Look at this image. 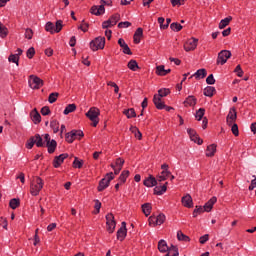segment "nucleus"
Segmentation results:
<instances>
[{
	"label": "nucleus",
	"instance_id": "3",
	"mask_svg": "<svg viewBox=\"0 0 256 256\" xmlns=\"http://www.w3.org/2000/svg\"><path fill=\"white\" fill-rule=\"evenodd\" d=\"M99 115H101V111L97 107H91L86 113V117L92 121L94 127L99 125Z\"/></svg>",
	"mask_w": 256,
	"mask_h": 256
},
{
	"label": "nucleus",
	"instance_id": "31",
	"mask_svg": "<svg viewBox=\"0 0 256 256\" xmlns=\"http://www.w3.org/2000/svg\"><path fill=\"white\" fill-rule=\"evenodd\" d=\"M130 131H131V133L134 134L136 139H139V141H141V139H143V134L141 133V131H139V128H137L136 126H131Z\"/></svg>",
	"mask_w": 256,
	"mask_h": 256
},
{
	"label": "nucleus",
	"instance_id": "58",
	"mask_svg": "<svg viewBox=\"0 0 256 256\" xmlns=\"http://www.w3.org/2000/svg\"><path fill=\"white\" fill-rule=\"evenodd\" d=\"M128 27H131V22H129V21L118 23L119 29H127Z\"/></svg>",
	"mask_w": 256,
	"mask_h": 256
},
{
	"label": "nucleus",
	"instance_id": "41",
	"mask_svg": "<svg viewBox=\"0 0 256 256\" xmlns=\"http://www.w3.org/2000/svg\"><path fill=\"white\" fill-rule=\"evenodd\" d=\"M9 31L7 30V27H5V25H3V23L0 22V37L2 39H5V37H7Z\"/></svg>",
	"mask_w": 256,
	"mask_h": 256
},
{
	"label": "nucleus",
	"instance_id": "63",
	"mask_svg": "<svg viewBox=\"0 0 256 256\" xmlns=\"http://www.w3.org/2000/svg\"><path fill=\"white\" fill-rule=\"evenodd\" d=\"M51 114V109L48 106H44L41 109V115L47 116Z\"/></svg>",
	"mask_w": 256,
	"mask_h": 256
},
{
	"label": "nucleus",
	"instance_id": "26",
	"mask_svg": "<svg viewBox=\"0 0 256 256\" xmlns=\"http://www.w3.org/2000/svg\"><path fill=\"white\" fill-rule=\"evenodd\" d=\"M215 153H217V145L211 144L206 148V157H214Z\"/></svg>",
	"mask_w": 256,
	"mask_h": 256
},
{
	"label": "nucleus",
	"instance_id": "54",
	"mask_svg": "<svg viewBox=\"0 0 256 256\" xmlns=\"http://www.w3.org/2000/svg\"><path fill=\"white\" fill-rule=\"evenodd\" d=\"M61 29H63V21L58 20V21H56V24L54 26V33L61 32Z\"/></svg>",
	"mask_w": 256,
	"mask_h": 256
},
{
	"label": "nucleus",
	"instance_id": "44",
	"mask_svg": "<svg viewBox=\"0 0 256 256\" xmlns=\"http://www.w3.org/2000/svg\"><path fill=\"white\" fill-rule=\"evenodd\" d=\"M171 93V90L168 88H161L158 90V97H167Z\"/></svg>",
	"mask_w": 256,
	"mask_h": 256
},
{
	"label": "nucleus",
	"instance_id": "36",
	"mask_svg": "<svg viewBox=\"0 0 256 256\" xmlns=\"http://www.w3.org/2000/svg\"><path fill=\"white\" fill-rule=\"evenodd\" d=\"M120 19H121V15L113 14L108 20L110 21V24L112 25V27H115V24L119 23Z\"/></svg>",
	"mask_w": 256,
	"mask_h": 256
},
{
	"label": "nucleus",
	"instance_id": "2",
	"mask_svg": "<svg viewBox=\"0 0 256 256\" xmlns=\"http://www.w3.org/2000/svg\"><path fill=\"white\" fill-rule=\"evenodd\" d=\"M100 3L101 5L99 6H92L90 10L92 15H103L105 13V5H107L108 7H111V5H113V1L111 0H101Z\"/></svg>",
	"mask_w": 256,
	"mask_h": 256
},
{
	"label": "nucleus",
	"instance_id": "10",
	"mask_svg": "<svg viewBox=\"0 0 256 256\" xmlns=\"http://www.w3.org/2000/svg\"><path fill=\"white\" fill-rule=\"evenodd\" d=\"M231 58V51L222 50L218 53L217 65H225L227 60Z\"/></svg>",
	"mask_w": 256,
	"mask_h": 256
},
{
	"label": "nucleus",
	"instance_id": "8",
	"mask_svg": "<svg viewBox=\"0 0 256 256\" xmlns=\"http://www.w3.org/2000/svg\"><path fill=\"white\" fill-rule=\"evenodd\" d=\"M148 221L151 227H156V225H163L165 223V214H159L158 216H150Z\"/></svg>",
	"mask_w": 256,
	"mask_h": 256
},
{
	"label": "nucleus",
	"instance_id": "18",
	"mask_svg": "<svg viewBox=\"0 0 256 256\" xmlns=\"http://www.w3.org/2000/svg\"><path fill=\"white\" fill-rule=\"evenodd\" d=\"M181 201L182 205L187 207V209L193 208V198L189 194H186L184 197H182Z\"/></svg>",
	"mask_w": 256,
	"mask_h": 256
},
{
	"label": "nucleus",
	"instance_id": "55",
	"mask_svg": "<svg viewBox=\"0 0 256 256\" xmlns=\"http://www.w3.org/2000/svg\"><path fill=\"white\" fill-rule=\"evenodd\" d=\"M58 97H59V93H57V92L51 93V94L49 95V97H48L49 103H51V104L55 103V101H57V98H58Z\"/></svg>",
	"mask_w": 256,
	"mask_h": 256
},
{
	"label": "nucleus",
	"instance_id": "40",
	"mask_svg": "<svg viewBox=\"0 0 256 256\" xmlns=\"http://www.w3.org/2000/svg\"><path fill=\"white\" fill-rule=\"evenodd\" d=\"M124 115H126L127 119H133V117H137V113H135V109L133 108L124 110Z\"/></svg>",
	"mask_w": 256,
	"mask_h": 256
},
{
	"label": "nucleus",
	"instance_id": "24",
	"mask_svg": "<svg viewBox=\"0 0 256 256\" xmlns=\"http://www.w3.org/2000/svg\"><path fill=\"white\" fill-rule=\"evenodd\" d=\"M171 175V171L169 170H163L158 176L156 181H158L159 183L163 182V181H167V179L169 178V176Z\"/></svg>",
	"mask_w": 256,
	"mask_h": 256
},
{
	"label": "nucleus",
	"instance_id": "39",
	"mask_svg": "<svg viewBox=\"0 0 256 256\" xmlns=\"http://www.w3.org/2000/svg\"><path fill=\"white\" fill-rule=\"evenodd\" d=\"M127 67L130 71H137V69H139V64H137L136 60H130Z\"/></svg>",
	"mask_w": 256,
	"mask_h": 256
},
{
	"label": "nucleus",
	"instance_id": "21",
	"mask_svg": "<svg viewBox=\"0 0 256 256\" xmlns=\"http://www.w3.org/2000/svg\"><path fill=\"white\" fill-rule=\"evenodd\" d=\"M143 184L145 185V187H156V185H157V178H155L152 175H150L148 178H146L143 181Z\"/></svg>",
	"mask_w": 256,
	"mask_h": 256
},
{
	"label": "nucleus",
	"instance_id": "57",
	"mask_svg": "<svg viewBox=\"0 0 256 256\" xmlns=\"http://www.w3.org/2000/svg\"><path fill=\"white\" fill-rule=\"evenodd\" d=\"M114 165L115 167L123 169V165H125V160H123L122 158H117Z\"/></svg>",
	"mask_w": 256,
	"mask_h": 256
},
{
	"label": "nucleus",
	"instance_id": "38",
	"mask_svg": "<svg viewBox=\"0 0 256 256\" xmlns=\"http://www.w3.org/2000/svg\"><path fill=\"white\" fill-rule=\"evenodd\" d=\"M76 109H77V105L69 104L66 106L63 113L64 115H69V113H73V111H76Z\"/></svg>",
	"mask_w": 256,
	"mask_h": 256
},
{
	"label": "nucleus",
	"instance_id": "32",
	"mask_svg": "<svg viewBox=\"0 0 256 256\" xmlns=\"http://www.w3.org/2000/svg\"><path fill=\"white\" fill-rule=\"evenodd\" d=\"M233 17L228 16L224 19H222L219 23V29H225V27H227V25H229V23H231Z\"/></svg>",
	"mask_w": 256,
	"mask_h": 256
},
{
	"label": "nucleus",
	"instance_id": "17",
	"mask_svg": "<svg viewBox=\"0 0 256 256\" xmlns=\"http://www.w3.org/2000/svg\"><path fill=\"white\" fill-rule=\"evenodd\" d=\"M215 203H217V197H212L211 199H209L205 204H204V210L206 213H211L212 209H213V205H215Z\"/></svg>",
	"mask_w": 256,
	"mask_h": 256
},
{
	"label": "nucleus",
	"instance_id": "49",
	"mask_svg": "<svg viewBox=\"0 0 256 256\" xmlns=\"http://www.w3.org/2000/svg\"><path fill=\"white\" fill-rule=\"evenodd\" d=\"M170 29H172V31H175L177 33L181 31V29H183V26L177 22H173L172 24H170Z\"/></svg>",
	"mask_w": 256,
	"mask_h": 256
},
{
	"label": "nucleus",
	"instance_id": "9",
	"mask_svg": "<svg viewBox=\"0 0 256 256\" xmlns=\"http://www.w3.org/2000/svg\"><path fill=\"white\" fill-rule=\"evenodd\" d=\"M106 225L108 233H114L117 223L115 222V216L112 213L106 215Z\"/></svg>",
	"mask_w": 256,
	"mask_h": 256
},
{
	"label": "nucleus",
	"instance_id": "53",
	"mask_svg": "<svg viewBox=\"0 0 256 256\" xmlns=\"http://www.w3.org/2000/svg\"><path fill=\"white\" fill-rule=\"evenodd\" d=\"M8 61L10 63H15L17 66H19V56H17L16 54H11L9 57H8Z\"/></svg>",
	"mask_w": 256,
	"mask_h": 256
},
{
	"label": "nucleus",
	"instance_id": "64",
	"mask_svg": "<svg viewBox=\"0 0 256 256\" xmlns=\"http://www.w3.org/2000/svg\"><path fill=\"white\" fill-rule=\"evenodd\" d=\"M252 177H253L254 179L251 180V184H250V186L248 187L249 191H253V189L256 188V176L253 175Z\"/></svg>",
	"mask_w": 256,
	"mask_h": 256
},
{
	"label": "nucleus",
	"instance_id": "46",
	"mask_svg": "<svg viewBox=\"0 0 256 256\" xmlns=\"http://www.w3.org/2000/svg\"><path fill=\"white\" fill-rule=\"evenodd\" d=\"M156 75H159V77H165V66L159 65L156 67Z\"/></svg>",
	"mask_w": 256,
	"mask_h": 256
},
{
	"label": "nucleus",
	"instance_id": "59",
	"mask_svg": "<svg viewBox=\"0 0 256 256\" xmlns=\"http://www.w3.org/2000/svg\"><path fill=\"white\" fill-rule=\"evenodd\" d=\"M66 141L67 143H73L75 141V137L73 136V132L66 133Z\"/></svg>",
	"mask_w": 256,
	"mask_h": 256
},
{
	"label": "nucleus",
	"instance_id": "42",
	"mask_svg": "<svg viewBox=\"0 0 256 256\" xmlns=\"http://www.w3.org/2000/svg\"><path fill=\"white\" fill-rule=\"evenodd\" d=\"M19 205H21V201L17 198H13L9 202V207H11L12 209H17Z\"/></svg>",
	"mask_w": 256,
	"mask_h": 256
},
{
	"label": "nucleus",
	"instance_id": "47",
	"mask_svg": "<svg viewBox=\"0 0 256 256\" xmlns=\"http://www.w3.org/2000/svg\"><path fill=\"white\" fill-rule=\"evenodd\" d=\"M229 127H231V131L233 133V135L235 137H239V126L237 125V123H233L232 125H228Z\"/></svg>",
	"mask_w": 256,
	"mask_h": 256
},
{
	"label": "nucleus",
	"instance_id": "14",
	"mask_svg": "<svg viewBox=\"0 0 256 256\" xmlns=\"http://www.w3.org/2000/svg\"><path fill=\"white\" fill-rule=\"evenodd\" d=\"M187 133L194 143H197V145H203V140L197 135V132L194 129L188 128Z\"/></svg>",
	"mask_w": 256,
	"mask_h": 256
},
{
	"label": "nucleus",
	"instance_id": "29",
	"mask_svg": "<svg viewBox=\"0 0 256 256\" xmlns=\"http://www.w3.org/2000/svg\"><path fill=\"white\" fill-rule=\"evenodd\" d=\"M158 250L160 253H167V251H169V246L165 240H160L158 242Z\"/></svg>",
	"mask_w": 256,
	"mask_h": 256
},
{
	"label": "nucleus",
	"instance_id": "5",
	"mask_svg": "<svg viewBox=\"0 0 256 256\" xmlns=\"http://www.w3.org/2000/svg\"><path fill=\"white\" fill-rule=\"evenodd\" d=\"M90 49L92 51H99V49H105V37L98 36L90 42Z\"/></svg>",
	"mask_w": 256,
	"mask_h": 256
},
{
	"label": "nucleus",
	"instance_id": "4",
	"mask_svg": "<svg viewBox=\"0 0 256 256\" xmlns=\"http://www.w3.org/2000/svg\"><path fill=\"white\" fill-rule=\"evenodd\" d=\"M113 179H115V174L113 172H109L105 175L104 178H102L99 182L98 185V191H105V189H107V187H109L111 181H113Z\"/></svg>",
	"mask_w": 256,
	"mask_h": 256
},
{
	"label": "nucleus",
	"instance_id": "52",
	"mask_svg": "<svg viewBox=\"0 0 256 256\" xmlns=\"http://www.w3.org/2000/svg\"><path fill=\"white\" fill-rule=\"evenodd\" d=\"M72 135L74 139H81L82 137H84L85 134L82 130H72Z\"/></svg>",
	"mask_w": 256,
	"mask_h": 256
},
{
	"label": "nucleus",
	"instance_id": "35",
	"mask_svg": "<svg viewBox=\"0 0 256 256\" xmlns=\"http://www.w3.org/2000/svg\"><path fill=\"white\" fill-rule=\"evenodd\" d=\"M177 239H178V241H184L185 243H189L191 241L189 236L183 234V232H181V231L177 232Z\"/></svg>",
	"mask_w": 256,
	"mask_h": 256
},
{
	"label": "nucleus",
	"instance_id": "48",
	"mask_svg": "<svg viewBox=\"0 0 256 256\" xmlns=\"http://www.w3.org/2000/svg\"><path fill=\"white\" fill-rule=\"evenodd\" d=\"M72 165L74 169H81V167H83V160H79V158L75 157Z\"/></svg>",
	"mask_w": 256,
	"mask_h": 256
},
{
	"label": "nucleus",
	"instance_id": "7",
	"mask_svg": "<svg viewBox=\"0 0 256 256\" xmlns=\"http://www.w3.org/2000/svg\"><path fill=\"white\" fill-rule=\"evenodd\" d=\"M28 83L29 87L32 89H41V87H43V80L35 75H30Z\"/></svg>",
	"mask_w": 256,
	"mask_h": 256
},
{
	"label": "nucleus",
	"instance_id": "34",
	"mask_svg": "<svg viewBox=\"0 0 256 256\" xmlns=\"http://www.w3.org/2000/svg\"><path fill=\"white\" fill-rule=\"evenodd\" d=\"M128 177H129V170L122 171V173L119 176L120 184L123 185V183H126Z\"/></svg>",
	"mask_w": 256,
	"mask_h": 256
},
{
	"label": "nucleus",
	"instance_id": "50",
	"mask_svg": "<svg viewBox=\"0 0 256 256\" xmlns=\"http://www.w3.org/2000/svg\"><path fill=\"white\" fill-rule=\"evenodd\" d=\"M45 30L48 31V33H55V24L52 22H47L45 25Z\"/></svg>",
	"mask_w": 256,
	"mask_h": 256
},
{
	"label": "nucleus",
	"instance_id": "56",
	"mask_svg": "<svg viewBox=\"0 0 256 256\" xmlns=\"http://www.w3.org/2000/svg\"><path fill=\"white\" fill-rule=\"evenodd\" d=\"M26 57H28V59H33V57H35V48L34 47H30L27 50Z\"/></svg>",
	"mask_w": 256,
	"mask_h": 256
},
{
	"label": "nucleus",
	"instance_id": "11",
	"mask_svg": "<svg viewBox=\"0 0 256 256\" xmlns=\"http://www.w3.org/2000/svg\"><path fill=\"white\" fill-rule=\"evenodd\" d=\"M199 43V39L190 38L184 43V51H195L197 49V44Z\"/></svg>",
	"mask_w": 256,
	"mask_h": 256
},
{
	"label": "nucleus",
	"instance_id": "51",
	"mask_svg": "<svg viewBox=\"0 0 256 256\" xmlns=\"http://www.w3.org/2000/svg\"><path fill=\"white\" fill-rule=\"evenodd\" d=\"M204 116H205V109L204 108H200L195 114V117H196L197 121H201V119H203Z\"/></svg>",
	"mask_w": 256,
	"mask_h": 256
},
{
	"label": "nucleus",
	"instance_id": "22",
	"mask_svg": "<svg viewBox=\"0 0 256 256\" xmlns=\"http://www.w3.org/2000/svg\"><path fill=\"white\" fill-rule=\"evenodd\" d=\"M167 185H169V182H165L162 186H155L154 188V195H163L167 192Z\"/></svg>",
	"mask_w": 256,
	"mask_h": 256
},
{
	"label": "nucleus",
	"instance_id": "16",
	"mask_svg": "<svg viewBox=\"0 0 256 256\" xmlns=\"http://www.w3.org/2000/svg\"><path fill=\"white\" fill-rule=\"evenodd\" d=\"M118 45L121 47V49L125 55H133V52H131V48H129V45L126 44V42L123 38H120L118 40Z\"/></svg>",
	"mask_w": 256,
	"mask_h": 256
},
{
	"label": "nucleus",
	"instance_id": "15",
	"mask_svg": "<svg viewBox=\"0 0 256 256\" xmlns=\"http://www.w3.org/2000/svg\"><path fill=\"white\" fill-rule=\"evenodd\" d=\"M67 157H69V154H67V153H63V154H60L59 156H56L53 160V167L55 169H59V167H61V165H63V161H65V159H67Z\"/></svg>",
	"mask_w": 256,
	"mask_h": 256
},
{
	"label": "nucleus",
	"instance_id": "27",
	"mask_svg": "<svg viewBox=\"0 0 256 256\" xmlns=\"http://www.w3.org/2000/svg\"><path fill=\"white\" fill-rule=\"evenodd\" d=\"M34 139V143L36 145V147H45V140L43 141V137H41V135L36 134L34 136H32Z\"/></svg>",
	"mask_w": 256,
	"mask_h": 256
},
{
	"label": "nucleus",
	"instance_id": "37",
	"mask_svg": "<svg viewBox=\"0 0 256 256\" xmlns=\"http://www.w3.org/2000/svg\"><path fill=\"white\" fill-rule=\"evenodd\" d=\"M142 211L146 217H149V215H151V204L149 203L143 204Z\"/></svg>",
	"mask_w": 256,
	"mask_h": 256
},
{
	"label": "nucleus",
	"instance_id": "30",
	"mask_svg": "<svg viewBox=\"0 0 256 256\" xmlns=\"http://www.w3.org/2000/svg\"><path fill=\"white\" fill-rule=\"evenodd\" d=\"M167 251L168 252L165 256H179V248H177L175 245H171Z\"/></svg>",
	"mask_w": 256,
	"mask_h": 256
},
{
	"label": "nucleus",
	"instance_id": "25",
	"mask_svg": "<svg viewBox=\"0 0 256 256\" xmlns=\"http://www.w3.org/2000/svg\"><path fill=\"white\" fill-rule=\"evenodd\" d=\"M153 103L156 107V109H163L165 107V103H163V100H161V97L157 94L154 95Z\"/></svg>",
	"mask_w": 256,
	"mask_h": 256
},
{
	"label": "nucleus",
	"instance_id": "1",
	"mask_svg": "<svg viewBox=\"0 0 256 256\" xmlns=\"http://www.w3.org/2000/svg\"><path fill=\"white\" fill-rule=\"evenodd\" d=\"M43 179L41 177H37L34 181L30 184V194L33 197H37L39 193H41V189H43Z\"/></svg>",
	"mask_w": 256,
	"mask_h": 256
},
{
	"label": "nucleus",
	"instance_id": "13",
	"mask_svg": "<svg viewBox=\"0 0 256 256\" xmlns=\"http://www.w3.org/2000/svg\"><path fill=\"white\" fill-rule=\"evenodd\" d=\"M237 121V109L230 108L229 113L226 117L227 125H233Z\"/></svg>",
	"mask_w": 256,
	"mask_h": 256
},
{
	"label": "nucleus",
	"instance_id": "62",
	"mask_svg": "<svg viewBox=\"0 0 256 256\" xmlns=\"http://www.w3.org/2000/svg\"><path fill=\"white\" fill-rule=\"evenodd\" d=\"M25 38L26 39H33V30L30 28H27L25 31Z\"/></svg>",
	"mask_w": 256,
	"mask_h": 256
},
{
	"label": "nucleus",
	"instance_id": "33",
	"mask_svg": "<svg viewBox=\"0 0 256 256\" xmlns=\"http://www.w3.org/2000/svg\"><path fill=\"white\" fill-rule=\"evenodd\" d=\"M204 95L205 97H213V95H215V87L213 86H207L205 89H204Z\"/></svg>",
	"mask_w": 256,
	"mask_h": 256
},
{
	"label": "nucleus",
	"instance_id": "23",
	"mask_svg": "<svg viewBox=\"0 0 256 256\" xmlns=\"http://www.w3.org/2000/svg\"><path fill=\"white\" fill-rule=\"evenodd\" d=\"M142 37H143V28H137L135 33H134V36H133L134 43L136 45H139V43H141V38Z\"/></svg>",
	"mask_w": 256,
	"mask_h": 256
},
{
	"label": "nucleus",
	"instance_id": "12",
	"mask_svg": "<svg viewBox=\"0 0 256 256\" xmlns=\"http://www.w3.org/2000/svg\"><path fill=\"white\" fill-rule=\"evenodd\" d=\"M126 237H127V223L122 222L121 227L117 231V239L118 241H125Z\"/></svg>",
	"mask_w": 256,
	"mask_h": 256
},
{
	"label": "nucleus",
	"instance_id": "6",
	"mask_svg": "<svg viewBox=\"0 0 256 256\" xmlns=\"http://www.w3.org/2000/svg\"><path fill=\"white\" fill-rule=\"evenodd\" d=\"M44 141H45V147L48 149V153H55V149H57V141L55 139L51 140V135L49 134H44Z\"/></svg>",
	"mask_w": 256,
	"mask_h": 256
},
{
	"label": "nucleus",
	"instance_id": "28",
	"mask_svg": "<svg viewBox=\"0 0 256 256\" xmlns=\"http://www.w3.org/2000/svg\"><path fill=\"white\" fill-rule=\"evenodd\" d=\"M31 119L35 125H38V123H41V114L37 112V109H34V111L31 112Z\"/></svg>",
	"mask_w": 256,
	"mask_h": 256
},
{
	"label": "nucleus",
	"instance_id": "61",
	"mask_svg": "<svg viewBox=\"0 0 256 256\" xmlns=\"http://www.w3.org/2000/svg\"><path fill=\"white\" fill-rule=\"evenodd\" d=\"M35 145V140L33 136L28 140L26 143V149H33V146Z\"/></svg>",
	"mask_w": 256,
	"mask_h": 256
},
{
	"label": "nucleus",
	"instance_id": "60",
	"mask_svg": "<svg viewBox=\"0 0 256 256\" xmlns=\"http://www.w3.org/2000/svg\"><path fill=\"white\" fill-rule=\"evenodd\" d=\"M206 83L208 85H215V77L213 76V74H210L207 78H206Z\"/></svg>",
	"mask_w": 256,
	"mask_h": 256
},
{
	"label": "nucleus",
	"instance_id": "19",
	"mask_svg": "<svg viewBox=\"0 0 256 256\" xmlns=\"http://www.w3.org/2000/svg\"><path fill=\"white\" fill-rule=\"evenodd\" d=\"M205 79L207 77V70L205 68L197 70L192 76H190V79Z\"/></svg>",
	"mask_w": 256,
	"mask_h": 256
},
{
	"label": "nucleus",
	"instance_id": "43",
	"mask_svg": "<svg viewBox=\"0 0 256 256\" xmlns=\"http://www.w3.org/2000/svg\"><path fill=\"white\" fill-rule=\"evenodd\" d=\"M50 127L53 130V133H59V121L52 120L50 122Z\"/></svg>",
	"mask_w": 256,
	"mask_h": 256
},
{
	"label": "nucleus",
	"instance_id": "45",
	"mask_svg": "<svg viewBox=\"0 0 256 256\" xmlns=\"http://www.w3.org/2000/svg\"><path fill=\"white\" fill-rule=\"evenodd\" d=\"M205 208L202 206H196L193 211V217H197L198 215H201V213H205Z\"/></svg>",
	"mask_w": 256,
	"mask_h": 256
},
{
	"label": "nucleus",
	"instance_id": "20",
	"mask_svg": "<svg viewBox=\"0 0 256 256\" xmlns=\"http://www.w3.org/2000/svg\"><path fill=\"white\" fill-rule=\"evenodd\" d=\"M197 105V98L195 96L190 95L184 101L185 107H195Z\"/></svg>",
	"mask_w": 256,
	"mask_h": 256
}]
</instances>
